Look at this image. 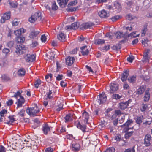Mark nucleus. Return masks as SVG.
<instances>
[{
    "label": "nucleus",
    "instance_id": "7",
    "mask_svg": "<svg viewBox=\"0 0 152 152\" xmlns=\"http://www.w3.org/2000/svg\"><path fill=\"white\" fill-rule=\"evenodd\" d=\"M151 138V136L150 134H147L145 135L144 139V142L143 143L145 146L148 147L150 145Z\"/></svg>",
    "mask_w": 152,
    "mask_h": 152
},
{
    "label": "nucleus",
    "instance_id": "22",
    "mask_svg": "<svg viewBox=\"0 0 152 152\" xmlns=\"http://www.w3.org/2000/svg\"><path fill=\"white\" fill-rule=\"evenodd\" d=\"M145 87L144 86H140L139 88L137 90L136 94L138 95H141L145 91Z\"/></svg>",
    "mask_w": 152,
    "mask_h": 152
},
{
    "label": "nucleus",
    "instance_id": "55",
    "mask_svg": "<svg viewBox=\"0 0 152 152\" xmlns=\"http://www.w3.org/2000/svg\"><path fill=\"white\" fill-rule=\"evenodd\" d=\"M71 25L72 28L73 29H76L78 28V26L77 23L76 22H75L72 23Z\"/></svg>",
    "mask_w": 152,
    "mask_h": 152
},
{
    "label": "nucleus",
    "instance_id": "45",
    "mask_svg": "<svg viewBox=\"0 0 152 152\" xmlns=\"http://www.w3.org/2000/svg\"><path fill=\"white\" fill-rule=\"evenodd\" d=\"M7 113V110L4 109L2 110L0 112V115H1V117L0 118V120L1 121H2L1 119H2V118H1L2 117H4V114L6 113Z\"/></svg>",
    "mask_w": 152,
    "mask_h": 152
},
{
    "label": "nucleus",
    "instance_id": "56",
    "mask_svg": "<svg viewBox=\"0 0 152 152\" xmlns=\"http://www.w3.org/2000/svg\"><path fill=\"white\" fill-rule=\"evenodd\" d=\"M14 45V42L13 41H10L9 42L7 43V45L9 48H11L13 47Z\"/></svg>",
    "mask_w": 152,
    "mask_h": 152
},
{
    "label": "nucleus",
    "instance_id": "47",
    "mask_svg": "<svg viewBox=\"0 0 152 152\" xmlns=\"http://www.w3.org/2000/svg\"><path fill=\"white\" fill-rule=\"evenodd\" d=\"M58 7L56 5L55 2H54L52 4V9L53 10H56L58 9Z\"/></svg>",
    "mask_w": 152,
    "mask_h": 152
},
{
    "label": "nucleus",
    "instance_id": "18",
    "mask_svg": "<svg viewBox=\"0 0 152 152\" xmlns=\"http://www.w3.org/2000/svg\"><path fill=\"white\" fill-rule=\"evenodd\" d=\"M81 52L83 56H87L89 53V50L86 46H84L81 48Z\"/></svg>",
    "mask_w": 152,
    "mask_h": 152
},
{
    "label": "nucleus",
    "instance_id": "35",
    "mask_svg": "<svg viewBox=\"0 0 152 152\" xmlns=\"http://www.w3.org/2000/svg\"><path fill=\"white\" fill-rule=\"evenodd\" d=\"M104 41L103 39H95L94 41V43L96 44L100 45L104 44Z\"/></svg>",
    "mask_w": 152,
    "mask_h": 152
},
{
    "label": "nucleus",
    "instance_id": "3",
    "mask_svg": "<svg viewBox=\"0 0 152 152\" xmlns=\"http://www.w3.org/2000/svg\"><path fill=\"white\" fill-rule=\"evenodd\" d=\"M42 18L41 12L38 11L35 12L34 15L31 16L29 19V21L31 23H34L37 20L39 21L41 20Z\"/></svg>",
    "mask_w": 152,
    "mask_h": 152
},
{
    "label": "nucleus",
    "instance_id": "12",
    "mask_svg": "<svg viewBox=\"0 0 152 152\" xmlns=\"http://www.w3.org/2000/svg\"><path fill=\"white\" fill-rule=\"evenodd\" d=\"M110 92L112 93L115 92L118 89V86L117 84L113 83H111L110 85Z\"/></svg>",
    "mask_w": 152,
    "mask_h": 152
},
{
    "label": "nucleus",
    "instance_id": "44",
    "mask_svg": "<svg viewBox=\"0 0 152 152\" xmlns=\"http://www.w3.org/2000/svg\"><path fill=\"white\" fill-rule=\"evenodd\" d=\"M115 151L114 148L113 147L107 148L105 152H115Z\"/></svg>",
    "mask_w": 152,
    "mask_h": 152
},
{
    "label": "nucleus",
    "instance_id": "34",
    "mask_svg": "<svg viewBox=\"0 0 152 152\" xmlns=\"http://www.w3.org/2000/svg\"><path fill=\"white\" fill-rule=\"evenodd\" d=\"M147 24H146L144 26L142 30L141 36L142 37L145 36L147 31L148 29Z\"/></svg>",
    "mask_w": 152,
    "mask_h": 152
},
{
    "label": "nucleus",
    "instance_id": "8",
    "mask_svg": "<svg viewBox=\"0 0 152 152\" xmlns=\"http://www.w3.org/2000/svg\"><path fill=\"white\" fill-rule=\"evenodd\" d=\"M75 124L77 127L82 130L83 132L84 133L86 132V125H81L80 121L78 120L76 121L75 122Z\"/></svg>",
    "mask_w": 152,
    "mask_h": 152
},
{
    "label": "nucleus",
    "instance_id": "64",
    "mask_svg": "<svg viewBox=\"0 0 152 152\" xmlns=\"http://www.w3.org/2000/svg\"><path fill=\"white\" fill-rule=\"evenodd\" d=\"M53 149L51 147L48 148L45 150V152H53Z\"/></svg>",
    "mask_w": 152,
    "mask_h": 152
},
{
    "label": "nucleus",
    "instance_id": "27",
    "mask_svg": "<svg viewBox=\"0 0 152 152\" xmlns=\"http://www.w3.org/2000/svg\"><path fill=\"white\" fill-rule=\"evenodd\" d=\"M39 33L38 31H32L29 34V37L31 38L34 39L38 35Z\"/></svg>",
    "mask_w": 152,
    "mask_h": 152
},
{
    "label": "nucleus",
    "instance_id": "9",
    "mask_svg": "<svg viewBox=\"0 0 152 152\" xmlns=\"http://www.w3.org/2000/svg\"><path fill=\"white\" fill-rule=\"evenodd\" d=\"M35 56L33 54H28L25 57V59L28 62H32L35 60Z\"/></svg>",
    "mask_w": 152,
    "mask_h": 152
},
{
    "label": "nucleus",
    "instance_id": "52",
    "mask_svg": "<svg viewBox=\"0 0 152 152\" xmlns=\"http://www.w3.org/2000/svg\"><path fill=\"white\" fill-rule=\"evenodd\" d=\"M10 52V50L7 48H4L2 50V52L6 55L8 54Z\"/></svg>",
    "mask_w": 152,
    "mask_h": 152
},
{
    "label": "nucleus",
    "instance_id": "36",
    "mask_svg": "<svg viewBox=\"0 0 152 152\" xmlns=\"http://www.w3.org/2000/svg\"><path fill=\"white\" fill-rule=\"evenodd\" d=\"M63 104L61 103H59L58 105H57L55 107V110L56 111H59L62 110L63 108Z\"/></svg>",
    "mask_w": 152,
    "mask_h": 152
},
{
    "label": "nucleus",
    "instance_id": "26",
    "mask_svg": "<svg viewBox=\"0 0 152 152\" xmlns=\"http://www.w3.org/2000/svg\"><path fill=\"white\" fill-rule=\"evenodd\" d=\"M65 38L66 36L63 33H60L57 36L58 39L62 42L65 41Z\"/></svg>",
    "mask_w": 152,
    "mask_h": 152
},
{
    "label": "nucleus",
    "instance_id": "23",
    "mask_svg": "<svg viewBox=\"0 0 152 152\" xmlns=\"http://www.w3.org/2000/svg\"><path fill=\"white\" fill-rule=\"evenodd\" d=\"M129 102L128 101L121 102L119 103V108L121 110H124L128 106Z\"/></svg>",
    "mask_w": 152,
    "mask_h": 152
},
{
    "label": "nucleus",
    "instance_id": "51",
    "mask_svg": "<svg viewBox=\"0 0 152 152\" xmlns=\"http://www.w3.org/2000/svg\"><path fill=\"white\" fill-rule=\"evenodd\" d=\"M123 88L124 90H128L129 89L130 87L127 83H125L123 86Z\"/></svg>",
    "mask_w": 152,
    "mask_h": 152
},
{
    "label": "nucleus",
    "instance_id": "28",
    "mask_svg": "<svg viewBox=\"0 0 152 152\" xmlns=\"http://www.w3.org/2000/svg\"><path fill=\"white\" fill-rule=\"evenodd\" d=\"M126 19L129 20H132L134 19H137V18L136 16H134L131 14H127L126 17Z\"/></svg>",
    "mask_w": 152,
    "mask_h": 152
},
{
    "label": "nucleus",
    "instance_id": "10",
    "mask_svg": "<svg viewBox=\"0 0 152 152\" xmlns=\"http://www.w3.org/2000/svg\"><path fill=\"white\" fill-rule=\"evenodd\" d=\"M10 16L11 12H10L4 13L0 20L1 22V23H4L6 20H8L10 18Z\"/></svg>",
    "mask_w": 152,
    "mask_h": 152
},
{
    "label": "nucleus",
    "instance_id": "16",
    "mask_svg": "<svg viewBox=\"0 0 152 152\" xmlns=\"http://www.w3.org/2000/svg\"><path fill=\"white\" fill-rule=\"evenodd\" d=\"M94 24L92 22H88L84 23L81 25L82 28L85 29H87L88 28H90L93 26Z\"/></svg>",
    "mask_w": 152,
    "mask_h": 152
},
{
    "label": "nucleus",
    "instance_id": "4",
    "mask_svg": "<svg viewBox=\"0 0 152 152\" xmlns=\"http://www.w3.org/2000/svg\"><path fill=\"white\" fill-rule=\"evenodd\" d=\"M26 49V47L23 45H18L16 47L15 52L18 55H20L25 53Z\"/></svg>",
    "mask_w": 152,
    "mask_h": 152
},
{
    "label": "nucleus",
    "instance_id": "46",
    "mask_svg": "<svg viewBox=\"0 0 152 152\" xmlns=\"http://www.w3.org/2000/svg\"><path fill=\"white\" fill-rule=\"evenodd\" d=\"M77 1L76 0H75L69 2L68 4V7H69L70 6H74L77 4Z\"/></svg>",
    "mask_w": 152,
    "mask_h": 152
},
{
    "label": "nucleus",
    "instance_id": "17",
    "mask_svg": "<svg viewBox=\"0 0 152 152\" xmlns=\"http://www.w3.org/2000/svg\"><path fill=\"white\" fill-rule=\"evenodd\" d=\"M69 0H57L59 6L62 8L66 7Z\"/></svg>",
    "mask_w": 152,
    "mask_h": 152
},
{
    "label": "nucleus",
    "instance_id": "42",
    "mask_svg": "<svg viewBox=\"0 0 152 152\" xmlns=\"http://www.w3.org/2000/svg\"><path fill=\"white\" fill-rule=\"evenodd\" d=\"M52 92L51 90L49 89V92L47 93V99H51L52 98L53 96L52 95Z\"/></svg>",
    "mask_w": 152,
    "mask_h": 152
},
{
    "label": "nucleus",
    "instance_id": "50",
    "mask_svg": "<svg viewBox=\"0 0 152 152\" xmlns=\"http://www.w3.org/2000/svg\"><path fill=\"white\" fill-rule=\"evenodd\" d=\"M50 77L51 79L52 77V75L51 74H49L47 75L45 77V78L46 81L47 82H49L50 81V80L49 79V77Z\"/></svg>",
    "mask_w": 152,
    "mask_h": 152
},
{
    "label": "nucleus",
    "instance_id": "61",
    "mask_svg": "<svg viewBox=\"0 0 152 152\" xmlns=\"http://www.w3.org/2000/svg\"><path fill=\"white\" fill-rule=\"evenodd\" d=\"M47 38L45 35H42L41 36V40L42 42H45L46 41Z\"/></svg>",
    "mask_w": 152,
    "mask_h": 152
},
{
    "label": "nucleus",
    "instance_id": "5",
    "mask_svg": "<svg viewBox=\"0 0 152 152\" xmlns=\"http://www.w3.org/2000/svg\"><path fill=\"white\" fill-rule=\"evenodd\" d=\"M97 101L99 104H102L106 101L107 97L104 92H102L97 96Z\"/></svg>",
    "mask_w": 152,
    "mask_h": 152
},
{
    "label": "nucleus",
    "instance_id": "58",
    "mask_svg": "<svg viewBox=\"0 0 152 152\" xmlns=\"http://www.w3.org/2000/svg\"><path fill=\"white\" fill-rule=\"evenodd\" d=\"M143 58L145 61H147L148 60V55L147 53H146L143 55Z\"/></svg>",
    "mask_w": 152,
    "mask_h": 152
},
{
    "label": "nucleus",
    "instance_id": "6",
    "mask_svg": "<svg viewBox=\"0 0 152 152\" xmlns=\"http://www.w3.org/2000/svg\"><path fill=\"white\" fill-rule=\"evenodd\" d=\"M71 145L72 150L75 152H77L80 149V145L77 142H72Z\"/></svg>",
    "mask_w": 152,
    "mask_h": 152
},
{
    "label": "nucleus",
    "instance_id": "43",
    "mask_svg": "<svg viewBox=\"0 0 152 152\" xmlns=\"http://www.w3.org/2000/svg\"><path fill=\"white\" fill-rule=\"evenodd\" d=\"M142 118L141 117H137L136 120V123L137 124L140 125L142 122Z\"/></svg>",
    "mask_w": 152,
    "mask_h": 152
},
{
    "label": "nucleus",
    "instance_id": "33",
    "mask_svg": "<svg viewBox=\"0 0 152 152\" xmlns=\"http://www.w3.org/2000/svg\"><path fill=\"white\" fill-rule=\"evenodd\" d=\"M25 40V38L21 36H18L16 38V41L17 43H23Z\"/></svg>",
    "mask_w": 152,
    "mask_h": 152
},
{
    "label": "nucleus",
    "instance_id": "19",
    "mask_svg": "<svg viewBox=\"0 0 152 152\" xmlns=\"http://www.w3.org/2000/svg\"><path fill=\"white\" fill-rule=\"evenodd\" d=\"M50 130V127L49 125L47 124H45L42 128V130L43 133L45 135H47L48 132H49Z\"/></svg>",
    "mask_w": 152,
    "mask_h": 152
},
{
    "label": "nucleus",
    "instance_id": "21",
    "mask_svg": "<svg viewBox=\"0 0 152 152\" xmlns=\"http://www.w3.org/2000/svg\"><path fill=\"white\" fill-rule=\"evenodd\" d=\"M74 115L71 113H69L66 114L64 117L65 122L71 121L73 120Z\"/></svg>",
    "mask_w": 152,
    "mask_h": 152
},
{
    "label": "nucleus",
    "instance_id": "41",
    "mask_svg": "<svg viewBox=\"0 0 152 152\" xmlns=\"http://www.w3.org/2000/svg\"><path fill=\"white\" fill-rule=\"evenodd\" d=\"M148 107V106L146 104H142V107L140 108V110L142 112L145 111Z\"/></svg>",
    "mask_w": 152,
    "mask_h": 152
},
{
    "label": "nucleus",
    "instance_id": "13",
    "mask_svg": "<svg viewBox=\"0 0 152 152\" xmlns=\"http://www.w3.org/2000/svg\"><path fill=\"white\" fill-rule=\"evenodd\" d=\"M75 60L74 57L69 56L66 58V63L67 65L70 66L74 62Z\"/></svg>",
    "mask_w": 152,
    "mask_h": 152
},
{
    "label": "nucleus",
    "instance_id": "1",
    "mask_svg": "<svg viewBox=\"0 0 152 152\" xmlns=\"http://www.w3.org/2000/svg\"><path fill=\"white\" fill-rule=\"evenodd\" d=\"M21 92L19 91H18L14 94L13 97L18 99V101L16 102L17 104V107H20L22 106V104L24 103L25 99L21 95Z\"/></svg>",
    "mask_w": 152,
    "mask_h": 152
},
{
    "label": "nucleus",
    "instance_id": "37",
    "mask_svg": "<svg viewBox=\"0 0 152 152\" xmlns=\"http://www.w3.org/2000/svg\"><path fill=\"white\" fill-rule=\"evenodd\" d=\"M112 97L113 99L118 100L121 98L122 97V96L121 95H120L118 94H113L112 95Z\"/></svg>",
    "mask_w": 152,
    "mask_h": 152
},
{
    "label": "nucleus",
    "instance_id": "20",
    "mask_svg": "<svg viewBox=\"0 0 152 152\" xmlns=\"http://www.w3.org/2000/svg\"><path fill=\"white\" fill-rule=\"evenodd\" d=\"M26 31V30L23 28H21L20 29L14 31V33L16 37L21 36L22 34L24 33Z\"/></svg>",
    "mask_w": 152,
    "mask_h": 152
},
{
    "label": "nucleus",
    "instance_id": "39",
    "mask_svg": "<svg viewBox=\"0 0 152 152\" xmlns=\"http://www.w3.org/2000/svg\"><path fill=\"white\" fill-rule=\"evenodd\" d=\"M138 35H137L136 34V33L134 32H132L130 34H129L126 35V37L129 38V37H131V38H135L137 36H138Z\"/></svg>",
    "mask_w": 152,
    "mask_h": 152
},
{
    "label": "nucleus",
    "instance_id": "53",
    "mask_svg": "<svg viewBox=\"0 0 152 152\" xmlns=\"http://www.w3.org/2000/svg\"><path fill=\"white\" fill-rule=\"evenodd\" d=\"M124 152H135L134 147H133L132 149L128 148L126 149Z\"/></svg>",
    "mask_w": 152,
    "mask_h": 152
},
{
    "label": "nucleus",
    "instance_id": "31",
    "mask_svg": "<svg viewBox=\"0 0 152 152\" xmlns=\"http://www.w3.org/2000/svg\"><path fill=\"white\" fill-rule=\"evenodd\" d=\"M114 34L117 39H120L122 37H124V35L123 32L118 31L114 33Z\"/></svg>",
    "mask_w": 152,
    "mask_h": 152
},
{
    "label": "nucleus",
    "instance_id": "54",
    "mask_svg": "<svg viewBox=\"0 0 152 152\" xmlns=\"http://www.w3.org/2000/svg\"><path fill=\"white\" fill-rule=\"evenodd\" d=\"M25 113V110H24L22 109L18 113V115L20 116L23 117Z\"/></svg>",
    "mask_w": 152,
    "mask_h": 152
},
{
    "label": "nucleus",
    "instance_id": "38",
    "mask_svg": "<svg viewBox=\"0 0 152 152\" xmlns=\"http://www.w3.org/2000/svg\"><path fill=\"white\" fill-rule=\"evenodd\" d=\"M41 81L40 79H37V80L35 81L34 83L35 87L37 88H38L39 86L41 84Z\"/></svg>",
    "mask_w": 152,
    "mask_h": 152
},
{
    "label": "nucleus",
    "instance_id": "49",
    "mask_svg": "<svg viewBox=\"0 0 152 152\" xmlns=\"http://www.w3.org/2000/svg\"><path fill=\"white\" fill-rule=\"evenodd\" d=\"M56 78L57 80L59 81L62 79L63 75L62 74H58L57 76H54Z\"/></svg>",
    "mask_w": 152,
    "mask_h": 152
},
{
    "label": "nucleus",
    "instance_id": "62",
    "mask_svg": "<svg viewBox=\"0 0 152 152\" xmlns=\"http://www.w3.org/2000/svg\"><path fill=\"white\" fill-rule=\"evenodd\" d=\"M13 103V102L12 100L10 99L7 101L6 102L7 104V106H9L12 105Z\"/></svg>",
    "mask_w": 152,
    "mask_h": 152
},
{
    "label": "nucleus",
    "instance_id": "30",
    "mask_svg": "<svg viewBox=\"0 0 152 152\" xmlns=\"http://www.w3.org/2000/svg\"><path fill=\"white\" fill-rule=\"evenodd\" d=\"M25 70L23 68H20L18 71V75L19 76H23L25 74Z\"/></svg>",
    "mask_w": 152,
    "mask_h": 152
},
{
    "label": "nucleus",
    "instance_id": "40",
    "mask_svg": "<svg viewBox=\"0 0 152 152\" xmlns=\"http://www.w3.org/2000/svg\"><path fill=\"white\" fill-rule=\"evenodd\" d=\"M133 133L134 132L132 131L127 132L125 135V138L126 139L129 138L132 135Z\"/></svg>",
    "mask_w": 152,
    "mask_h": 152
},
{
    "label": "nucleus",
    "instance_id": "60",
    "mask_svg": "<svg viewBox=\"0 0 152 152\" xmlns=\"http://www.w3.org/2000/svg\"><path fill=\"white\" fill-rule=\"evenodd\" d=\"M38 45V42L37 41H35L32 42V43L31 44V47L34 48L35 47H36Z\"/></svg>",
    "mask_w": 152,
    "mask_h": 152
},
{
    "label": "nucleus",
    "instance_id": "11",
    "mask_svg": "<svg viewBox=\"0 0 152 152\" xmlns=\"http://www.w3.org/2000/svg\"><path fill=\"white\" fill-rule=\"evenodd\" d=\"M82 121L84 122V124H88V121L89 118L88 113L86 111H84L82 113Z\"/></svg>",
    "mask_w": 152,
    "mask_h": 152
},
{
    "label": "nucleus",
    "instance_id": "48",
    "mask_svg": "<svg viewBox=\"0 0 152 152\" xmlns=\"http://www.w3.org/2000/svg\"><path fill=\"white\" fill-rule=\"evenodd\" d=\"M120 16L119 15H115L112 17L111 18V19L113 22H115L118 20L120 18Z\"/></svg>",
    "mask_w": 152,
    "mask_h": 152
},
{
    "label": "nucleus",
    "instance_id": "24",
    "mask_svg": "<svg viewBox=\"0 0 152 152\" xmlns=\"http://www.w3.org/2000/svg\"><path fill=\"white\" fill-rule=\"evenodd\" d=\"M149 89L148 88L145 91V94L144 96L143 100L145 102H147L149 100L150 98V94L149 93Z\"/></svg>",
    "mask_w": 152,
    "mask_h": 152
},
{
    "label": "nucleus",
    "instance_id": "14",
    "mask_svg": "<svg viewBox=\"0 0 152 152\" xmlns=\"http://www.w3.org/2000/svg\"><path fill=\"white\" fill-rule=\"evenodd\" d=\"M98 15L101 18H106L109 16V13L104 10L99 12Z\"/></svg>",
    "mask_w": 152,
    "mask_h": 152
},
{
    "label": "nucleus",
    "instance_id": "2",
    "mask_svg": "<svg viewBox=\"0 0 152 152\" xmlns=\"http://www.w3.org/2000/svg\"><path fill=\"white\" fill-rule=\"evenodd\" d=\"M40 111L37 104H35L34 107L28 108L26 110L27 113L30 116H36Z\"/></svg>",
    "mask_w": 152,
    "mask_h": 152
},
{
    "label": "nucleus",
    "instance_id": "57",
    "mask_svg": "<svg viewBox=\"0 0 152 152\" xmlns=\"http://www.w3.org/2000/svg\"><path fill=\"white\" fill-rule=\"evenodd\" d=\"M110 49V46L109 45H105L102 49V50L105 51L108 50Z\"/></svg>",
    "mask_w": 152,
    "mask_h": 152
},
{
    "label": "nucleus",
    "instance_id": "29",
    "mask_svg": "<svg viewBox=\"0 0 152 152\" xmlns=\"http://www.w3.org/2000/svg\"><path fill=\"white\" fill-rule=\"evenodd\" d=\"M133 121L132 119H128L127 121L125 122L124 124L121 126V127H123L124 126H126V127H129V125L132 124Z\"/></svg>",
    "mask_w": 152,
    "mask_h": 152
},
{
    "label": "nucleus",
    "instance_id": "25",
    "mask_svg": "<svg viewBox=\"0 0 152 152\" xmlns=\"http://www.w3.org/2000/svg\"><path fill=\"white\" fill-rule=\"evenodd\" d=\"M114 8L116 11L119 12L121 10V7L120 4L118 2H115L114 4Z\"/></svg>",
    "mask_w": 152,
    "mask_h": 152
},
{
    "label": "nucleus",
    "instance_id": "15",
    "mask_svg": "<svg viewBox=\"0 0 152 152\" xmlns=\"http://www.w3.org/2000/svg\"><path fill=\"white\" fill-rule=\"evenodd\" d=\"M129 75V71L127 70H125L123 72L121 77V80L123 82H125L126 81Z\"/></svg>",
    "mask_w": 152,
    "mask_h": 152
},
{
    "label": "nucleus",
    "instance_id": "32",
    "mask_svg": "<svg viewBox=\"0 0 152 152\" xmlns=\"http://www.w3.org/2000/svg\"><path fill=\"white\" fill-rule=\"evenodd\" d=\"M136 80V77L134 76H129L128 78V80L130 83H133L135 82Z\"/></svg>",
    "mask_w": 152,
    "mask_h": 152
},
{
    "label": "nucleus",
    "instance_id": "63",
    "mask_svg": "<svg viewBox=\"0 0 152 152\" xmlns=\"http://www.w3.org/2000/svg\"><path fill=\"white\" fill-rule=\"evenodd\" d=\"M6 148L3 145H0V152H6Z\"/></svg>",
    "mask_w": 152,
    "mask_h": 152
},
{
    "label": "nucleus",
    "instance_id": "59",
    "mask_svg": "<svg viewBox=\"0 0 152 152\" xmlns=\"http://www.w3.org/2000/svg\"><path fill=\"white\" fill-rule=\"evenodd\" d=\"M134 59V56H129L127 58V61L129 62L132 63V62L133 60Z\"/></svg>",
    "mask_w": 152,
    "mask_h": 152
}]
</instances>
